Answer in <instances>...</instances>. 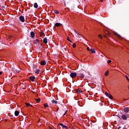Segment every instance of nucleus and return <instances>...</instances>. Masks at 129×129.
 Returning a JSON list of instances; mask_svg holds the SVG:
<instances>
[{
  "mask_svg": "<svg viewBox=\"0 0 129 129\" xmlns=\"http://www.w3.org/2000/svg\"><path fill=\"white\" fill-rule=\"evenodd\" d=\"M105 94L106 96H107V97H109V98H110V99H113V97H112V96L108 93L107 92H105Z\"/></svg>",
  "mask_w": 129,
  "mask_h": 129,
  "instance_id": "f257e3e1",
  "label": "nucleus"
},
{
  "mask_svg": "<svg viewBox=\"0 0 129 129\" xmlns=\"http://www.w3.org/2000/svg\"><path fill=\"white\" fill-rule=\"evenodd\" d=\"M70 76L72 78H75L77 76V74L76 73H72L70 74Z\"/></svg>",
  "mask_w": 129,
  "mask_h": 129,
  "instance_id": "f03ea898",
  "label": "nucleus"
},
{
  "mask_svg": "<svg viewBox=\"0 0 129 129\" xmlns=\"http://www.w3.org/2000/svg\"><path fill=\"white\" fill-rule=\"evenodd\" d=\"M19 20L22 23H24L25 22V17L23 16H20L19 17Z\"/></svg>",
  "mask_w": 129,
  "mask_h": 129,
  "instance_id": "7ed1b4c3",
  "label": "nucleus"
},
{
  "mask_svg": "<svg viewBox=\"0 0 129 129\" xmlns=\"http://www.w3.org/2000/svg\"><path fill=\"white\" fill-rule=\"evenodd\" d=\"M40 65H42V66L46 65V61L45 60L41 61L40 62Z\"/></svg>",
  "mask_w": 129,
  "mask_h": 129,
  "instance_id": "20e7f679",
  "label": "nucleus"
},
{
  "mask_svg": "<svg viewBox=\"0 0 129 129\" xmlns=\"http://www.w3.org/2000/svg\"><path fill=\"white\" fill-rule=\"evenodd\" d=\"M79 76H80V77H81V78H84V77H85V76L84 75V74L81 73L79 74Z\"/></svg>",
  "mask_w": 129,
  "mask_h": 129,
  "instance_id": "39448f33",
  "label": "nucleus"
},
{
  "mask_svg": "<svg viewBox=\"0 0 129 129\" xmlns=\"http://www.w3.org/2000/svg\"><path fill=\"white\" fill-rule=\"evenodd\" d=\"M121 117L122 119H126L127 118V116H126V115L125 114L122 115Z\"/></svg>",
  "mask_w": 129,
  "mask_h": 129,
  "instance_id": "423d86ee",
  "label": "nucleus"
},
{
  "mask_svg": "<svg viewBox=\"0 0 129 129\" xmlns=\"http://www.w3.org/2000/svg\"><path fill=\"white\" fill-rule=\"evenodd\" d=\"M43 42L44 44H47V43H48V40L47 39V38L46 37H45L43 39Z\"/></svg>",
  "mask_w": 129,
  "mask_h": 129,
  "instance_id": "0eeeda50",
  "label": "nucleus"
},
{
  "mask_svg": "<svg viewBox=\"0 0 129 129\" xmlns=\"http://www.w3.org/2000/svg\"><path fill=\"white\" fill-rule=\"evenodd\" d=\"M30 35L31 38H34L35 37V33H34V32H31L30 33Z\"/></svg>",
  "mask_w": 129,
  "mask_h": 129,
  "instance_id": "6e6552de",
  "label": "nucleus"
},
{
  "mask_svg": "<svg viewBox=\"0 0 129 129\" xmlns=\"http://www.w3.org/2000/svg\"><path fill=\"white\" fill-rule=\"evenodd\" d=\"M51 102L53 104H57V101L56 100L53 99L51 100Z\"/></svg>",
  "mask_w": 129,
  "mask_h": 129,
  "instance_id": "1a4fd4ad",
  "label": "nucleus"
},
{
  "mask_svg": "<svg viewBox=\"0 0 129 129\" xmlns=\"http://www.w3.org/2000/svg\"><path fill=\"white\" fill-rule=\"evenodd\" d=\"M124 112H126V113H127V112H128V108L126 107L124 108Z\"/></svg>",
  "mask_w": 129,
  "mask_h": 129,
  "instance_id": "9d476101",
  "label": "nucleus"
},
{
  "mask_svg": "<svg viewBox=\"0 0 129 129\" xmlns=\"http://www.w3.org/2000/svg\"><path fill=\"white\" fill-rule=\"evenodd\" d=\"M61 25V23H56L55 24V27H60V26Z\"/></svg>",
  "mask_w": 129,
  "mask_h": 129,
  "instance_id": "9b49d317",
  "label": "nucleus"
},
{
  "mask_svg": "<svg viewBox=\"0 0 129 129\" xmlns=\"http://www.w3.org/2000/svg\"><path fill=\"white\" fill-rule=\"evenodd\" d=\"M34 8H35V9H38V4L37 3H34Z\"/></svg>",
  "mask_w": 129,
  "mask_h": 129,
  "instance_id": "f8f14e48",
  "label": "nucleus"
},
{
  "mask_svg": "<svg viewBox=\"0 0 129 129\" xmlns=\"http://www.w3.org/2000/svg\"><path fill=\"white\" fill-rule=\"evenodd\" d=\"M36 74H40V70L36 69L35 71Z\"/></svg>",
  "mask_w": 129,
  "mask_h": 129,
  "instance_id": "ddd939ff",
  "label": "nucleus"
},
{
  "mask_svg": "<svg viewBox=\"0 0 129 129\" xmlns=\"http://www.w3.org/2000/svg\"><path fill=\"white\" fill-rule=\"evenodd\" d=\"M34 79H35V77H30V80L32 81V82H34Z\"/></svg>",
  "mask_w": 129,
  "mask_h": 129,
  "instance_id": "4468645a",
  "label": "nucleus"
},
{
  "mask_svg": "<svg viewBox=\"0 0 129 129\" xmlns=\"http://www.w3.org/2000/svg\"><path fill=\"white\" fill-rule=\"evenodd\" d=\"M25 104L27 107H29V106H31V107H32V105H31V104H30V103H25Z\"/></svg>",
  "mask_w": 129,
  "mask_h": 129,
  "instance_id": "2eb2a0df",
  "label": "nucleus"
},
{
  "mask_svg": "<svg viewBox=\"0 0 129 129\" xmlns=\"http://www.w3.org/2000/svg\"><path fill=\"white\" fill-rule=\"evenodd\" d=\"M90 51L92 53V54H93V53H95V50H94V49L93 48H91Z\"/></svg>",
  "mask_w": 129,
  "mask_h": 129,
  "instance_id": "dca6fc26",
  "label": "nucleus"
},
{
  "mask_svg": "<svg viewBox=\"0 0 129 129\" xmlns=\"http://www.w3.org/2000/svg\"><path fill=\"white\" fill-rule=\"evenodd\" d=\"M40 101H41V99H40V98L36 99V101H37V103H39V102H40Z\"/></svg>",
  "mask_w": 129,
  "mask_h": 129,
  "instance_id": "f3484780",
  "label": "nucleus"
},
{
  "mask_svg": "<svg viewBox=\"0 0 129 129\" xmlns=\"http://www.w3.org/2000/svg\"><path fill=\"white\" fill-rule=\"evenodd\" d=\"M48 104L47 103H45L44 104V107H48Z\"/></svg>",
  "mask_w": 129,
  "mask_h": 129,
  "instance_id": "a211bd4d",
  "label": "nucleus"
},
{
  "mask_svg": "<svg viewBox=\"0 0 129 129\" xmlns=\"http://www.w3.org/2000/svg\"><path fill=\"white\" fill-rule=\"evenodd\" d=\"M105 76H107L108 75V71H107L105 73Z\"/></svg>",
  "mask_w": 129,
  "mask_h": 129,
  "instance_id": "6ab92c4d",
  "label": "nucleus"
},
{
  "mask_svg": "<svg viewBox=\"0 0 129 129\" xmlns=\"http://www.w3.org/2000/svg\"><path fill=\"white\" fill-rule=\"evenodd\" d=\"M54 13L55 14H59V11H58L57 10H54Z\"/></svg>",
  "mask_w": 129,
  "mask_h": 129,
  "instance_id": "aec40b11",
  "label": "nucleus"
},
{
  "mask_svg": "<svg viewBox=\"0 0 129 129\" xmlns=\"http://www.w3.org/2000/svg\"><path fill=\"white\" fill-rule=\"evenodd\" d=\"M76 33L77 34L76 35L77 37H79V36H80V34L79 33H77V32H76Z\"/></svg>",
  "mask_w": 129,
  "mask_h": 129,
  "instance_id": "412c9836",
  "label": "nucleus"
},
{
  "mask_svg": "<svg viewBox=\"0 0 129 129\" xmlns=\"http://www.w3.org/2000/svg\"><path fill=\"white\" fill-rule=\"evenodd\" d=\"M76 47V44H75V43H73V47L75 48Z\"/></svg>",
  "mask_w": 129,
  "mask_h": 129,
  "instance_id": "4be33fe9",
  "label": "nucleus"
},
{
  "mask_svg": "<svg viewBox=\"0 0 129 129\" xmlns=\"http://www.w3.org/2000/svg\"><path fill=\"white\" fill-rule=\"evenodd\" d=\"M98 37H99V38H100V39H102V36L101 34L99 35H98Z\"/></svg>",
  "mask_w": 129,
  "mask_h": 129,
  "instance_id": "5701e85b",
  "label": "nucleus"
},
{
  "mask_svg": "<svg viewBox=\"0 0 129 129\" xmlns=\"http://www.w3.org/2000/svg\"><path fill=\"white\" fill-rule=\"evenodd\" d=\"M125 77H126V80H127V81H128V82H129V79H128V77H127L126 75H125Z\"/></svg>",
  "mask_w": 129,
  "mask_h": 129,
  "instance_id": "b1692460",
  "label": "nucleus"
},
{
  "mask_svg": "<svg viewBox=\"0 0 129 129\" xmlns=\"http://www.w3.org/2000/svg\"><path fill=\"white\" fill-rule=\"evenodd\" d=\"M81 92H82V91H81V90H78L77 91L78 93H81Z\"/></svg>",
  "mask_w": 129,
  "mask_h": 129,
  "instance_id": "393cba45",
  "label": "nucleus"
},
{
  "mask_svg": "<svg viewBox=\"0 0 129 129\" xmlns=\"http://www.w3.org/2000/svg\"><path fill=\"white\" fill-rule=\"evenodd\" d=\"M62 127H63V128H68V127H67V126L64 125H63V126H62Z\"/></svg>",
  "mask_w": 129,
  "mask_h": 129,
  "instance_id": "a878e982",
  "label": "nucleus"
},
{
  "mask_svg": "<svg viewBox=\"0 0 129 129\" xmlns=\"http://www.w3.org/2000/svg\"><path fill=\"white\" fill-rule=\"evenodd\" d=\"M107 63H108V64H109L110 63H111V60H108L107 61Z\"/></svg>",
  "mask_w": 129,
  "mask_h": 129,
  "instance_id": "bb28decb",
  "label": "nucleus"
},
{
  "mask_svg": "<svg viewBox=\"0 0 129 129\" xmlns=\"http://www.w3.org/2000/svg\"><path fill=\"white\" fill-rule=\"evenodd\" d=\"M14 115L15 116H19V113H15Z\"/></svg>",
  "mask_w": 129,
  "mask_h": 129,
  "instance_id": "cd10ccee",
  "label": "nucleus"
},
{
  "mask_svg": "<svg viewBox=\"0 0 129 129\" xmlns=\"http://www.w3.org/2000/svg\"><path fill=\"white\" fill-rule=\"evenodd\" d=\"M58 125H61V126H63L64 125H63V123H60Z\"/></svg>",
  "mask_w": 129,
  "mask_h": 129,
  "instance_id": "c85d7f7f",
  "label": "nucleus"
},
{
  "mask_svg": "<svg viewBox=\"0 0 129 129\" xmlns=\"http://www.w3.org/2000/svg\"><path fill=\"white\" fill-rule=\"evenodd\" d=\"M15 113H20V112L19 111H15Z\"/></svg>",
  "mask_w": 129,
  "mask_h": 129,
  "instance_id": "c756f323",
  "label": "nucleus"
},
{
  "mask_svg": "<svg viewBox=\"0 0 129 129\" xmlns=\"http://www.w3.org/2000/svg\"><path fill=\"white\" fill-rule=\"evenodd\" d=\"M35 41H36V43H38L39 42L38 39H37L35 40Z\"/></svg>",
  "mask_w": 129,
  "mask_h": 129,
  "instance_id": "7c9ffc66",
  "label": "nucleus"
},
{
  "mask_svg": "<svg viewBox=\"0 0 129 129\" xmlns=\"http://www.w3.org/2000/svg\"><path fill=\"white\" fill-rule=\"evenodd\" d=\"M116 35L117 37H119V35L117 34V33H116Z\"/></svg>",
  "mask_w": 129,
  "mask_h": 129,
  "instance_id": "2f4dec72",
  "label": "nucleus"
},
{
  "mask_svg": "<svg viewBox=\"0 0 129 129\" xmlns=\"http://www.w3.org/2000/svg\"><path fill=\"white\" fill-rule=\"evenodd\" d=\"M3 74V72H0V75H2Z\"/></svg>",
  "mask_w": 129,
  "mask_h": 129,
  "instance_id": "473e14b6",
  "label": "nucleus"
},
{
  "mask_svg": "<svg viewBox=\"0 0 129 129\" xmlns=\"http://www.w3.org/2000/svg\"><path fill=\"white\" fill-rule=\"evenodd\" d=\"M49 129H53L52 127H51V126H49Z\"/></svg>",
  "mask_w": 129,
  "mask_h": 129,
  "instance_id": "72a5a7b5",
  "label": "nucleus"
},
{
  "mask_svg": "<svg viewBox=\"0 0 129 129\" xmlns=\"http://www.w3.org/2000/svg\"><path fill=\"white\" fill-rule=\"evenodd\" d=\"M68 41H69V42H71V41L69 40V38H68Z\"/></svg>",
  "mask_w": 129,
  "mask_h": 129,
  "instance_id": "f704fd0d",
  "label": "nucleus"
},
{
  "mask_svg": "<svg viewBox=\"0 0 129 129\" xmlns=\"http://www.w3.org/2000/svg\"><path fill=\"white\" fill-rule=\"evenodd\" d=\"M87 50H88V51H89V47L87 48Z\"/></svg>",
  "mask_w": 129,
  "mask_h": 129,
  "instance_id": "c9c22d12",
  "label": "nucleus"
},
{
  "mask_svg": "<svg viewBox=\"0 0 129 129\" xmlns=\"http://www.w3.org/2000/svg\"><path fill=\"white\" fill-rule=\"evenodd\" d=\"M101 3H102L103 2V0H100Z\"/></svg>",
  "mask_w": 129,
  "mask_h": 129,
  "instance_id": "e433bc0d",
  "label": "nucleus"
},
{
  "mask_svg": "<svg viewBox=\"0 0 129 129\" xmlns=\"http://www.w3.org/2000/svg\"><path fill=\"white\" fill-rule=\"evenodd\" d=\"M67 110H66V111H65V112H64V113H67Z\"/></svg>",
  "mask_w": 129,
  "mask_h": 129,
  "instance_id": "4c0bfd02",
  "label": "nucleus"
},
{
  "mask_svg": "<svg viewBox=\"0 0 129 129\" xmlns=\"http://www.w3.org/2000/svg\"><path fill=\"white\" fill-rule=\"evenodd\" d=\"M123 100H124V101H125V100H126V99H124Z\"/></svg>",
  "mask_w": 129,
  "mask_h": 129,
  "instance_id": "58836bf2",
  "label": "nucleus"
},
{
  "mask_svg": "<svg viewBox=\"0 0 129 129\" xmlns=\"http://www.w3.org/2000/svg\"><path fill=\"white\" fill-rule=\"evenodd\" d=\"M41 36H43V33H41Z\"/></svg>",
  "mask_w": 129,
  "mask_h": 129,
  "instance_id": "ea45409f",
  "label": "nucleus"
},
{
  "mask_svg": "<svg viewBox=\"0 0 129 129\" xmlns=\"http://www.w3.org/2000/svg\"><path fill=\"white\" fill-rule=\"evenodd\" d=\"M8 115H10V114H8Z\"/></svg>",
  "mask_w": 129,
  "mask_h": 129,
  "instance_id": "a19ab883",
  "label": "nucleus"
},
{
  "mask_svg": "<svg viewBox=\"0 0 129 129\" xmlns=\"http://www.w3.org/2000/svg\"><path fill=\"white\" fill-rule=\"evenodd\" d=\"M66 114H64L63 115H65Z\"/></svg>",
  "mask_w": 129,
  "mask_h": 129,
  "instance_id": "79ce46f5",
  "label": "nucleus"
},
{
  "mask_svg": "<svg viewBox=\"0 0 129 129\" xmlns=\"http://www.w3.org/2000/svg\"><path fill=\"white\" fill-rule=\"evenodd\" d=\"M84 1H85V0H84Z\"/></svg>",
  "mask_w": 129,
  "mask_h": 129,
  "instance_id": "37998d69",
  "label": "nucleus"
}]
</instances>
